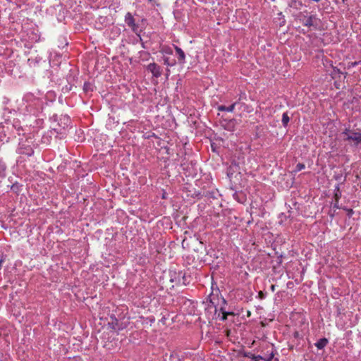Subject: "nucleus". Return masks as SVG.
<instances>
[{"instance_id":"1","label":"nucleus","mask_w":361,"mask_h":361,"mask_svg":"<svg viewBox=\"0 0 361 361\" xmlns=\"http://www.w3.org/2000/svg\"><path fill=\"white\" fill-rule=\"evenodd\" d=\"M343 140L348 142H353L355 145H357L361 142V133L355 132L349 128H345L341 133Z\"/></svg>"},{"instance_id":"2","label":"nucleus","mask_w":361,"mask_h":361,"mask_svg":"<svg viewBox=\"0 0 361 361\" xmlns=\"http://www.w3.org/2000/svg\"><path fill=\"white\" fill-rule=\"evenodd\" d=\"M125 22L127 25L132 29L133 32L137 34L138 25L135 23V20L130 13H127L125 16Z\"/></svg>"},{"instance_id":"3","label":"nucleus","mask_w":361,"mask_h":361,"mask_svg":"<svg viewBox=\"0 0 361 361\" xmlns=\"http://www.w3.org/2000/svg\"><path fill=\"white\" fill-rule=\"evenodd\" d=\"M147 70L151 72L152 75L155 78H159L162 74V69L161 66L155 63H151L147 66Z\"/></svg>"},{"instance_id":"4","label":"nucleus","mask_w":361,"mask_h":361,"mask_svg":"<svg viewBox=\"0 0 361 361\" xmlns=\"http://www.w3.org/2000/svg\"><path fill=\"white\" fill-rule=\"evenodd\" d=\"M318 22L319 20L316 16L311 15L303 22V25L308 27L316 29L318 26Z\"/></svg>"},{"instance_id":"5","label":"nucleus","mask_w":361,"mask_h":361,"mask_svg":"<svg viewBox=\"0 0 361 361\" xmlns=\"http://www.w3.org/2000/svg\"><path fill=\"white\" fill-rule=\"evenodd\" d=\"M176 54L178 56V61L180 63H184L185 59V56L184 51L178 46H174Z\"/></svg>"},{"instance_id":"6","label":"nucleus","mask_w":361,"mask_h":361,"mask_svg":"<svg viewBox=\"0 0 361 361\" xmlns=\"http://www.w3.org/2000/svg\"><path fill=\"white\" fill-rule=\"evenodd\" d=\"M237 102H234L229 106H226L224 105H220L217 107V109L220 111H228V112H233L234 111L235 106L236 105Z\"/></svg>"},{"instance_id":"7","label":"nucleus","mask_w":361,"mask_h":361,"mask_svg":"<svg viewBox=\"0 0 361 361\" xmlns=\"http://www.w3.org/2000/svg\"><path fill=\"white\" fill-rule=\"evenodd\" d=\"M328 343H329L328 340L326 338H323L319 339L315 343V346L318 349L322 350L328 344Z\"/></svg>"},{"instance_id":"8","label":"nucleus","mask_w":361,"mask_h":361,"mask_svg":"<svg viewBox=\"0 0 361 361\" xmlns=\"http://www.w3.org/2000/svg\"><path fill=\"white\" fill-rule=\"evenodd\" d=\"M289 121H290V118L288 115V113L287 112H285L282 115V124L284 127H286L289 123Z\"/></svg>"},{"instance_id":"9","label":"nucleus","mask_w":361,"mask_h":361,"mask_svg":"<svg viewBox=\"0 0 361 361\" xmlns=\"http://www.w3.org/2000/svg\"><path fill=\"white\" fill-rule=\"evenodd\" d=\"M341 197V191L340 190L339 186L337 185L335 189L334 199L335 202H338L339 199Z\"/></svg>"},{"instance_id":"10","label":"nucleus","mask_w":361,"mask_h":361,"mask_svg":"<svg viewBox=\"0 0 361 361\" xmlns=\"http://www.w3.org/2000/svg\"><path fill=\"white\" fill-rule=\"evenodd\" d=\"M245 356L250 357L252 360H254L255 361H259V360L263 359L261 355H255L253 354H251L250 353H245Z\"/></svg>"},{"instance_id":"11","label":"nucleus","mask_w":361,"mask_h":361,"mask_svg":"<svg viewBox=\"0 0 361 361\" xmlns=\"http://www.w3.org/2000/svg\"><path fill=\"white\" fill-rule=\"evenodd\" d=\"M164 63L167 66H173L176 64V61L174 59L171 61L169 57H164Z\"/></svg>"},{"instance_id":"12","label":"nucleus","mask_w":361,"mask_h":361,"mask_svg":"<svg viewBox=\"0 0 361 361\" xmlns=\"http://www.w3.org/2000/svg\"><path fill=\"white\" fill-rule=\"evenodd\" d=\"M222 317H221V320L222 321H225L226 319H227V316L228 315H234V313L232 312H226V311H223L222 312Z\"/></svg>"},{"instance_id":"13","label":"nucleus","mask_w":361,"mask_h":361,"mask_svg":"<svg viewBox=\"0 0 361 361\" xmlns=\"http://www.w3.org/2000/svg\"><path fill=\"white\" fill-rule=\"evenodd\" d=\"M305 168V166L304 164H302V163H298L296 166H295V172H298V171H302V169H304Z\"/></svg>"},{"instance_id":"14","label":"nucleus","mask_w":361,"mask_h":361,"mask_svg":"<svg viewBox=\"0 0 361 361\" xmlns=\"http://www.w3.org/2000/svg\"><path fill=\"white\" fill-rule=\"evenodd\" d=\"M164 51L169 54H171L173 53L172 49L170 47L164 48Z\"/></svg>"},{"instance_id":"15","label":"nucleus","mask_w":361,"mask_h":361,"mask_svg":"<svg viewBox=\"0 0 361 361\" xmlns=\"http://www.w3.org/2000/svg\"><path fill=\"white\" fill-rule=\"evenodd\" d=\"M357 64H358V62H357V61L349 63L348 65V68H350L352 67L357 66Z\"/></svg>"},{"instance_id":"16","label":"nucleus","mask_w":361,"mask_h":361,"mask_svg":"<svg viewBox=\"0 0 361 361\" xmlns=\"http://www.w3.org/2000/svg\"><path fill=\"white\" fill-rule=\"evenodd\" d=\"M340 73H342L340 70L336 67H334L333 68V74L334 75H336V74H340Z\"/></svg>"},{"instance_id":"17","label":"nucleus","mask_w":361,"mask_h":361,"mask_svg":"<svg viewBox=\"0 0 361 361\" xmlns=\"http://www.w3.org/2000/svg\"><path fill=\"white\" fill-rule=\"evenodd\" d=\"M258 295H259V298L260 299H264V293L262 291H259Z\"/></svg>"},{"instance_id":"18","label":"nucleus","mask_w":361,"mask_h":361,"mask_svg":"<svg viewBox=\"0 0 361 361\" xmlns=\"http://www.w3.org/2000/svg\"><path fill=\"white\" fill-rule=\"evenodd\" d=\"M270 289H271V290L272 292H274V291H275V290H276V286H275V285H274V284H272V285L271 286V287H270Z\"/></svg>"},{"instance_id":"19","label":"nucleus","mask_w":361,"mask_h":361,"mask_svg":"<svg viewBox=\"0 0 361 361\" xmlns=\"http://www.w3.org/2000/svg\"><path fill=\"white\" fill-rule=\"evenodd\" d=\"M338 202H335L334 207L338 208Z\"/></svg>"},{"instance_id":"20","label":"nucleus","mask_w":361,"mask_h":361,"mask_svg":"<svg viewBox=\"0 0 361 361\" xmlns=\"http://www.w3.org/2000/svg\"><path fill=\"white\" fill-rule=\"evenodd\" d=\"M112 328H113V330H114V331H118V330H120V329H119V328H118V329H116L115 326H113Z\"/></svg>"},{"instance_id":"21","label":"nucleus","mask_w":361,"mask_h":361,"mask_svg":"<svg viewBox=\"0 0 361 361\" xmlns=\"http://www.w3.org/2000/svg\"><path fill=\"white\" fill-rule=\"evenodd\" d=\"M315 2H319L320 0H313Z\"/></svg>"},{"instance_id":"22","label":"nucleus","mask_w":361,"mask_h":361,"mask_svg":"<svg viewBox=\"0 0 361 361\" xmlns=\"http://www.w3.org/2000/svg\"><path fill=\"white\" fill-rule=\"evenodd\" d=\"M154 0H148L149 2H152Z\"/></svg>"}]
</instances>
